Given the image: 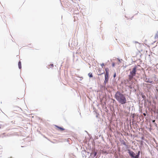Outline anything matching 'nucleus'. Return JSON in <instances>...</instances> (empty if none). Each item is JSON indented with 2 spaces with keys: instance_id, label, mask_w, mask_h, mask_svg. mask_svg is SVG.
<instances>
[{
  "instance_id": "f257e3e1",
  "label": "nucleus",
  "mask_w": 158,
  "mask_h": 158,
  "mask_svg": "<svg viewBox=\"0 0 158 158\" xmlns=\"http://www.w3.org/2000/svg\"><path fill=\"white\" fill-rule=\"evenodd\" d=\"M115 97L118 102L122 104H124L126 102L125 96L120 92H117L115 95Z\"/></svg>"
},
{
  "instance_id": "f03ea898",
  "label": "nucleus",
  "mask_w": 158,
  "mask_h": 158,
  "mask_svg": "<svg viewBox=\"0 0 158 158\" xmlns=\"http://www.w3.org/2000/svg\"><path fill=\"white\" fill-rule=\"evenodd\" d=\"M136 68L137 67L136 66L133 69L132 71H131L130 74L132 75V76H135L136 74Z\"/></svg>"
},
{
  "instance_id": "7ed1b4c3",
  "label": "nucleus",
  "mask_w": 158,
  "mask_h": 158,
  "mask_svg": "<svg viewBox=\"0 0 158 158\" xmlns=\"http://www.w3.org/2000/svg\"><path fill=\"white\" fill-rule=\"evenodd\" d=\"M128 151H129L128 153H129V155L132 157L133 158L134 157V155H135V154L134 153L133 151H131L130 150H128Z\"/></svg>"
},
{
  "instance_id": "20e7f679",
  "label": "nucleus",
  "mask_w": 158,
  "mask_h": 158,
  "mask_svg": "<svg viewBox=\"0 0 158 158\" xmlns=\"http://www.w3.org/2000/svg\"><path fill=\"white\" fill-rule=\"evenodd\" d=\"M55 127L57 128V130H58L63 131L64 130V129L62 127H59L56 125H55Z\"/></svg>"
},
{
  "instance_id": "39448f33",
  "label": "nucleus",
  "mask_w": 158,
  "mask_h": 158,
  "mask_svg": "<svg viewBox=\"0 0 158 158\" xmlns=\"http://www.w3.org/2000/svg\"><path fill=\"white\" fill-rule=\"evenodd\" d=\"M109 80V76H105V77L104 83L106 84L108 81Z\"/></svg>"
},
{
  "instance_id": "423d86ee",
  "label": "nucleus",
  "mask_w": 158,
  "mask_h": 158,
  "mask_svg": "<svg viewBox=\"0 0 158 158\" xmlns=\"http://www.w3.org/2000/svg\"><path fill=\"white\" fill-rule=\"evenodd\" d=\"M129 81H131L132 80V79L133 77H134V76H132V75L130 74L129 76Z\"/></svg>"
},
{
  "instance_id": "0eeeda50",
  "label": "nucleus",
  "mask_w": 158,
  "mask_h": 158,
  "mask_svg": "<svg viewBox=\"0 0 158 158\" xmlns=\"http://www.w3.org/2000/svg\"><path fill=\"white\" fill-rule=\"evenodd\" d=\"M18 66H19V68L20 69H21V67H21V61H19V62Z\"/></svg>"
},
{
  "instance_id": "6e6552de",
  "label": "nucleus",
  "mask_w": 158,
  "mask_h": 158,
  "mask_svg": "<svg viewBox=\"0 0 158 158\" xmlns=\"http://www.w3.org/2000/svg\"><path fill=\"white\" fill-rule=\"evenodd\" d=\"M139 151L138 153V155H136L135 156H134V157L133 158H138V157H139Z\"/></svg>"
},
{
  "instance_id": "1a4fd4ad",
  "label": "nucleus",
  "mask_w": 158,
  "mask_h": 158,
  "mask_svg": "<svg viewBox=\"0 0 158 158\" xmlns=\"http://www.w3.org/2000/svg\"><path fill=\"white\" fill-rule=\"evenodd\" d=\"M88 75L90 77H93L92 74V73H90L88 74Z\"/></svg>"
},
{
  "instance_id": "9d476101",
  "label": "nucleus",
  "mask_w": 158,
  "mask_h": 158,
  "mask_svg": "<svg viewBox=\"0 0 158 158\" xmlns=\"http://www.w3.org/2000/svg\"><path fill=\"white\" fill-rule=\"evenodd\" d=\"M53 66H54V65L53 64H50V65H49V68H52L53 67Z\"/></svg>"
},
{
  "instance_id": "9b49d317",
  "label": "nucleus",
  "mask_w": 158,
  "mask_h": 158,
  "mask_svg": "<svg viewBox=\"0 0 158 158\" xmlns=\"http://www.w3.org/2000/svg\"><path fill=\"white\" fill-rule=\"evenodd\" d=\"M105 76H109V71H106L105 74Z\"/></svg>"
},
{
  "instance_id": "f8f14e48",
  "label": "nucleus",
  "mask_w": 158,
  "mask_h": 158,
  "mask_svg": "<svg viewBox=\"0 0 158 158\" xmlns=\"http://www.w3.org/2000/svg\"><path fill=\"white\" fill-rule=\"evenodd\" d=\"M155 38H158V31L157 32V33L155 35Z\"/></svg>"
},
{
  "instance_id": "ddd939ff",
  "label": "nucleus",
  "mask_w": 158,
  "mask_h": 158,
  "mask_svg": "<svg viewBox=\"0 0 158 158\" xmlns=\"http://www.w3.org/2000/svg\"><path fill=\"white\" fill-rule=\"evenodd\" d=\"M105 70L106 72V71H109V69L108 68H106L105 69Z\"/></svg>"
},
{
  "instance_id": "4468645a",
  "label": "nucleus",
  "mask_w": 158,
  "mask_h": 158,
  "mask_svg": "<svg viewBox=\"0 0 158 158\" xmlns=\"http://www.w3.org/2000/svg\"><path fill=\"white\" fill-rule=\"evenodd\" d=\"M112 66L113 67H114L115 66V63H113L112 64Z\"/></svg>"
},
{
  "instance_id": "2eb2a0df",
  "label": "nucleus",
  "mask_w": 158,
  "mask_h": 158,
  "mask_svg": "<svg viewBox=\"0 0 158 158\" xmlns=\"http://www.w3.org/2000/svg\"><path fill=\"white\" fill-rule=\"evenodd\" d=\"M101 65L102 66V67H103V66H104V63H102V64H101Z\"/></svg>"
},
{
  "instance_id": "dca6fc26",
  "label": "nucleus",
  "mask_w": 158,
  "mask_h": 158,
  "mask_svg": "<svg viewBox=\"0 0 158 158\" xmlns=\"http://www.w3.org/2000/svg\"><path fill=\"white\" fill-rule=\"evenodd\" d=\"M104 72H103L102 73H99V74H98V75H101L102 74H103L104 73Z\"/></svg>"
},
{
  "instance_id": "f3484780",
  "label": "nucleus",
  "mask_w": 158,
  "mask_h": 158,
  "mask_svg": "<svg viewBox=\"0 0 158 158\" xmlns=\"http://www.w3.org/2000/svg\"><path fill=\"white\" fill-rule=\"evenodd\" d=\"M116 77V73H114V77L115 78Z\"/></svg>"
},
{
  "instance_id": "a211bd4d",
  "label": "nucleus",
  "mask_w": 158,
  "mask_h": 158,
  "mask_svg": "<svg viewBox=\"0 0 158 158\" xmlns=\"http://www.w3.org/2000/svg\"><path fill=\"white\" fill-rule=\"evenodd\" d=\"M143 115H144L145 116H146V114H145V113H143Z\"/></svg>"
},
{
  "instance_id": "6ab92c4d",
  "label": "nucleus",
  "mask_w": 158,
  "mask_h": 158,
  "mask_svg": "<svg viewBox=\"0 0 158 158\" xmlns=\"http://www.w3.org/2000/svg\"><path fill=\"white\" fill-rule=\"evenodd\" d=\"M118 60L119 62H120V60L119 59H118Z\"/></svg>"
},
{
  "instance_id": "aec40b11",
  "label": "nucleus",
  "mask_w": 158,
  "mask_h": 158,
  "mask_svg": "<svg viewBox=\"0 0 158 158\" xmlns=\"http://www.w3.org/2000/svg\"><path fill=\"white\" fill-rule=\"evenodd\" d=\"M153 122H155V120H154L152 121Z\"/></svg>"
},
{
  "instance_id": "412c9836",
  "label": "nucleus",
  "mask_w": 158,
  "mask_h": 158,
  "mask_svg": "<svg viewBox=\"0 0 158 158\" xmlns=\"http://www.w3.org/2000/svg\"><path fill=\"white\" fill-rule=\"evenodd\" d=\"M99 72H100V70H98V71L99 72Z\"/></svg>"
},
{
  "instance_id": "4be33fe9",
  "label": "nucleus",
  "mask_w": 158,
  "mask_h": 158,
  "mask_svg": "<svg viewBox=\"0 0 158 158\" xmlns=\"http://www.w3.org/2000/svg\"><path fill=\"white\" fill-rule=\"evenodd\" d=\"M99 72H100V70H98V71L99 72Z\"/></svg>"
},
{
  "instance_id": "5701e85b",
  "label": "nucleus",
  "mask_w": 158,
  "mask_h": 158,
  "mask_svg": "<svg viewBox=\"0 0 158 158\" xmlns=\"http://www.w3.org/2000/svg\"><path fill=\"white\" fill-rule=\"evenodd\" d=\"M135 43H138V42H135Z\"/></svg>"
}]
</instances>
